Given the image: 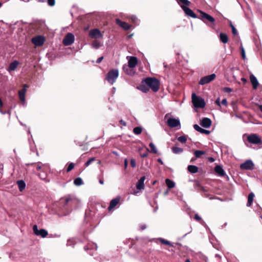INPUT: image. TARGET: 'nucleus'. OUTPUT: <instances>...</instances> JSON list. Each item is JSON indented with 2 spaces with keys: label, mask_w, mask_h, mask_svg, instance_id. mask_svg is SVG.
Instances as JSON below:
<instances>
[{
  "label": "nucleus",
  "mask_w": 262,
  "mask_h": 262,
  "mask_svg": "<svg viewBox=\"0 0 262 262\" xmlns=\"http://www.w3.org/2000/svg\"><path fill=\"white\" fill-rule=\"evenodd\" d=\"M62 199L64 200V207H70L71 209L77 207L79 203L76 197L71 195L66 196Z\"/></svg>",
  "instance_id": "1"
},
{
  "label": "nucleus",
  "mask_w": 262,
  "mask_h": 262,
  "mask_svg": "<svg viewBox=\"0 0 262 262\" xmlns=\"http://www.w3.org/2000/svg\"><path fill=\"white\" fill-rule=\"evenodd\" d=\"M143 82L155 92L159 89V81L155 78H146L143 80Z\"/></svg>",
  "instance_id": "2"
},
{
  "label": "nucleus",
  "mask_w": 262,
  "mask_h": 262,
  "mask_svg": "<svg viewBox=\"0 0 262 262\" xmlns=\"http://www.w3.org/2000/svg\"><path fill=\"white\" fill-rule=\"evenodd\" d=\"M192 102L195 108H204L205 106L206 103L204 100L198 96L195 93H193L191 96Z\"/></svg>",
  "instance_id": "3"
},
{
  "label": "nucleus",
  "mask_w": 262,
  "mask_h": 262,
  "mask_svg": "<svg viewBox=\"0 0 262 262\" xmlns=\"http://www.w3.org/2000/svg\"><path fill=\"white\" fill-rule=\"evenodd\" d=\"M118 76V70L117 69H112L108 72L106 79L110 83L113 84L115 82Z\"/></svg>",
  "instance_id": "4"
},
{
  "label": "nucleus",
  "mask_w": 262,
  "mask_h": 262,
  "mask_svg": "<svg viewBox=\"0 0 262 262\" xmlns=\"http://www.w3.org/2000/svg\"><path fill=\"white\" fill-rule=\"evenodd\" d=\"M33 230L34 233L37 236H40L42 238L46 237L48 234V231L44 229H40L39 230L38 229L37 226L36 225H34L33 227Z\"/></svg>",
  "instance_id": "5"
},
{
  "label": "nucleus",
  "mask_w": 262,
  "mask_h": 262,
  "mask_svg": "<svg viewBox=\"0 0 262 262\" xmlns=\"http://www.w3.org/2000/svg\"><path fill=\"white\" fill-rule=\"evenodd\" d=\"M74 35L71 33H68L63 39V43L65 46H70L74 42Z\"/></svg>",
  "instance_id": "6"
},
{
  "label": "nucleus",
  "mask_w": 262,
  "mask_h": 262,
  "mask_svg": "<svg viewBox=\"0 0 262 262\" xmlns=\"http://www.w3.org/2000/svg\"><path fill=\"white\" fill-rule=\"evenodd\" d=\"M215 77L216 75L215 74H212L210 75L204 76L200 79L199 84L201 85H204L205 84L208 83L211 81L213 80Z\"/></svg>",
  "instance_id": "7"
},
{
  "label": "nucleus",
  "mask_w": 262,
  "mask_h": 262,
  "mask_svg": "<svg viewBox=\"0 0 262 262\" xmlns=\"http://www.w3.org/2000/svg\"><path fill=\"white\" fill-rule=\"evenodd\" d=\"M200 13L202 19L205 23H207V21H209L212 24L214 23L215 19L212 16L202 11H200Z\"/></svg>",
  "instance_id": "8"
},
{
  "label": "nucleus",
  "mask_w": 262,
  "mask_h": 262,
  "mask_svg": "<svg viewBox=\"0 0 262 262\" xmlns=\"http://www.w3.org/2000/svg\"><path fill=\"white\" fill-rule=\"evenodd\" d=\"M247 140L249 142L254 144H258L261 142L260 138L256 134L249 135L247 138Z\"/></svg>",
  "instance_id": "9"
},
{
  "label": "nucleus",
  "mask_w": 262,
  "mask_h": 262,
  "mask_svg": "<svg viewBox=\"0 0 262 262\" xmlns=\"http://www.w3.org/2000/svg\"><path fill=\"white\" fill-rule=\"evenodd\" d=\"M167 124L170 127H180V122L179 119L170 118L167 119Z\"/></svg>",
  "instance_id": "10"
},
{
  "label": "nucleus",
  "mask_w": 262,
  "mask_h": 262,
  "mask_svg": "<svg viewBox=\"0 0 262 262\" xmlns=\"http://www.w3.org/2000/svg\"><path fill=\"white\" fill-rule=\"evenodd\" d=\"M181 7L182 10L184 11L185 14L188 16L191 17L193 18H197L196 15L194 13V12L189 8L184 6L181 5Z\"/></svg>",
  "instance_id": "11"
},
{
  "label": "nucleus",
  "mask_w": 262,
  "mask_h": 262,
  "mask_svg": "<svg viewBox=\"0 0 262 262\" xmlns=\"http://www.w3.org/2000/svg\"><path fill=\"white\" fill-rule=\"evenodd\" d=\"M89 36L92 38H98L102 37V34L99 29H94L90 31Z\"/></svg>",
  "instance_id": "12"
},
{
  "label": "nucleus",
  "mask_w": 262,
  "mask_h": 262,
  "mask_svg": "<svg viewBox=\"0 0 262 262\" xmlns=\"http://www.w3.org/2000/svg\"><path fill=\"white\" fill-rule=\"evenodd\" d=\"M126 58L128 60V64L127 66L131 68H135L138 63L137 58L135 56H127Z\"/></svg>",
  "instance_id": "13"
},
{
  "label": "nucleus",
  "mask_w": 262,
  "mask_h": 262,
  "mask_svg": "<svg viewBox=\"0 0 262 262\" xmlns=\"http://www.w3.org/2000/svg\"><path fill=\"white\" fill-rule=\"evenodd\" d=\"M254 166V164L250 160H247L244 163L240 165V167L242 169L251 170L252 169Z\"/></svg>",
  "instance_id": "14"
},
{
  "label": "nucleus",
  "mask_w": 262,
  "mask_h": 262,
  "mask_svg": "<svg viewBox=\"0 0 262 262\" xmlns=\"http://www.w3.org/2000/svg\"><path fill=\"white\" fill-rule=\"evenodd\" d=\"M28 88V86L26 84H25L23 85V88L18 92L19 98L24 104L25 103V94Z\"/></svg>",
  "instance_id": "15"
},
{
  "label": "nucleus",
  "mask_w": 262,
  "mask_h": 262,
  "mask_svg": "<svg viewBox=\"0 0 262 262\" xmlns=\"http://www.w3.org/2000/svg\"><path fill=\"white\" fill-rule=\"evenodd\" d=\"M32 43L36 46H40L42 45L45 42V39L41 36H38L32 38Z\"/></svg>",
  "instance_id": "16"
},
{
  "label": "nucleus",
  "mask_w": 262,
  "mask_h": 262,
  "mask_svg": "<svg viewBox=\"0 0 262 262\" xmlns=\"http://www.w3.org/2000/svg\"><path fill=\"white\" fill-rule=\"evenodd\" d=\"M211 120L208 118H203L200 123V124L203 127L208 128L210 127L211 125Z\"/></svg>",
  "instance_id": "17"
},
{
  "label": "nucleus",
  "mask_w": 262,
  "mask_h": 262,
  "mask_svg": "<svg viewBox=\"0 0 262 262\" xmlns=\"http://www.w3.org/2000/svg\"><path fill=\"white\" fill-rule=\"evenodd\" d=\"M146 178L145 176L142 177L136 183V188L138 190H141L144 188V181Z\"/></svg>",
  "instance_id": "18"
},
{
  "label": "nucleus",
  "mask_w": 262,
  "mask_h": 262,
  "mask_svg": "<svg viewBox=\"0 0 262 262\" xmlns=\"http://www.w3.org/2000/svg\"><path fill=\"white\" fill-rule=\"evenodd\" d=\"M19 62L17 60H14V61L10 63L9 67L8 68V71L11 72L16 70L19 64Z\"/></svg>",
  "instance_id": "19"
},
{
  "label": "nucleus",
  "mask_w": 262,
  "mask_h": 262,
  "mask_svg": "<svg viewBox=\"0 0 262 262\" xmlns=\"http://www.w3.org/2000/svg\"><path fill=\"white\" fill-rule=\"evenodd\" d=\"M116 23L119 25L121 28L125 30H127L130 28V25L125 22L120 20L119 19H116Z\"/></svg>",
  "instance_id": "20"
},
{
  "label": "nucleus",
  "mask_w": 262,
  "mask_h": 262,
  "mask_svg": "<svg viewBox=\"0 0 262 262\" xmlns=\"http://www.w3.org/2000/svg\"><path fill=\"white\" fill-rule=\"evenodd\" d=\"M250 79L251 82L253 85V88L254 89H256L259 84L258 81L256 78V77L253 75V74L250 76Z\"/></svg>",
  "instance_id": "21"
},
{
  "label": "nucleus",
  "mask_w": 262,
  "mask_h": 262,
  "mask_svg": "<svg viewBox=\"0 0 262 262\" xmlns=\"http://www.w3.org/2000/svg\"><path fill=\"white\" fill-rule=\"evenodd\" d=\"M134 68H131L129 66L125 64L123 67V70L124 72L128 75H133L135 74V71L133 70Z\"/></svg>",
  "instance_id": "22"
},
{
  "label": "nucleus",
  "mask_w": 262,
  "mask_h": 262,
  "mask_svg": "<svg viewBox=\"0 0 262 262\" xmlns=\"http://www.w3.org/2000/svg\"><path fill=\"white\" fill-rule=\"evenodd\" d=\"M120 200L119 197L116 198L110 202V206H108V209L109 210H112L113 208H114L119 203Z\"/></svg>",
  "instance_id": "23"
},
{
  "label": "nucleus",
  "mask_w": 262,
  "mask_h": 262,
  "mask_svg": "<svg viewBox=\"0 0 262 262\" xmlns=\"http://www.w3.org/2000/svg\"><path fill=\"white\" fill-rule=\"evenodd\" d=\"M18 185V189L20 192H22L26 188V185L24 181L18 180L16 182Z\"/></svg>",
  "instance_id": "24"
},
{
  "label": "nucleus",
  "mask_w": 262,
  "mask_h": 262,
  "mask_svg": "<svg viewBox=\"0 0 262 262\" xmlns=\"http://www.w3.org/2000/svg\"><path fill=\"white\" fill-rule=\"evenodd\" d=\"M214 170L215 172L220 176H224L225 174L224 169L221 166L219 165H217L215 167Z\"/></svg>",
  "instance_id": "25"
},
{
  "label": "nucleus",
  "mask_w": 262,
  "mask_h": 262,
  "mask_svg": "<svg viewBox=\"0 0 262 262\" xmlns=\"http://www.w3.org/2000/svg\"><path fill=\"white\" fill-rule=\"evenodd\" d=\"M254 198V194L253 192H250L248 196V202L247 203V206L250 207L252 204L253 199Z\"/></svg>",
  "instance_id": "26"
},
{
  "label": "nucleus",
  "mask_w": 262,
  "mask_h": 262,
  "mask_svg": "<svg viewBox=\"0 0 262 262\" xmlns=\"http://www.w3.org/2000/svg\"><path fill=\"white\" fill-rule=\"evenodd\" d=\"M187 170L191 173H195L198 171V167L195 165H190L188 166Z\"/></svg>",
  "instance_id": "27"
},
{
  "label": "nucleus",
  "mask_w": 262,
  "mask_h": 262,
  "mask_svg": "<svg viewBox=\"0 0 262 262\" xmlns=\"http://www.w3.org/2000/svg\"><path fill=\"white\" fill-rule=\"evenodd\" d=\"M220 40L223 43H226L228 41V37L227 35L223 33H221L220 34Z\"/></svg>",
  "instance_id": "28"
},
{
  "label": "nucleus",
  "mask_w": 262,
  "mask_h": 262,
  "mask_svg": "<svg viewBox=\"0 0 262 262\" xmlns=\"http://www.w3.org/2000/svg\"><path fill=\"white\" fill-rule=\"evenodd\" d=\"M139 89L143 93H147L148 92L149 88L143 81L142 84L140 86Z\"/></svg>",
  "instance_id": "29"
},
{
  "label": "nucleus",
  "mask_w": 262,
  "mask_h": 262,
  "mask_svg": "<svg viewBox=\"0 0 262 262\" xmlns=\"http://www.w3.org/2000/svg\"><path fill=\"white\" fill-rule=\"evenodd\" d=\"M165 183H166V185L169 189L172 188L174 187V186H175L174 182L173 181H172L169 179H166Z\"/></svg>",
  "instance_id": "30"
},
{
  "label": "nucleus",
  "mask_w": 262,
  "mask_h": 262,
  "mask_svg": "<svg viewBox=\"0 0 262 262\" xmlns=\"http://www.w3.org/2000/svg\"><path fill=\"white\" fill-rule=\"evenodd\" d=\"M172 152L175 154H179L183 151V149L177 146H174L171 148Z\"/></svg>",
  "instance_id": "31"
},
{
  "label": "nucleus",
  "mask_w": 262,
  "mask_h": 262,
  "mask_svg": "<svg viewBox=\"0 0 262 262\" xmlns=\"http://www.w3.org/2000/svg\"><path fill=\"white\" fill-rule=\"evenodd\" d=\"M157 240L159 241L162 244L172 247L173 245L169 241L166 240L163 238H158Z\"/></svg>",
  "instance_id": "32"
},
{
  "label": "nucleus",
  "mask_w": 262,
  "mask_h": 262,
  "mask_svg": "<svg viewBox=\"0 0 262 262\" xmlns=\"http://www.w3.org/2000/svg\"><path fill=\"white\" fill-rule=\"evenodd\" d=\"M149 146L150 148V152L154 153V154L157 153V152H158L157 149L153 143L151 142L149 144Z\"/></svg>",
  "instance_id": "33"
},
{
  "label": "nucleus",
  "mask_w": 262,
  "mask_h": 262,
  "mask_svg": "<svg viewBox=\"0 0 262 262\" xmlns=\"http://www.w3.org/2000/svg\"><path fill=\"white\" fill-rule=\"evenodd\" d=\"M92 46L93 48L97 49L101 46V44L98 40H94L92 44Z\"/></svg>",
  "instance_id": "34"
},
{
  "label": "nucleus",
  "mask_w": 262,
  "mask_h": 262,
  "mask_svg": "<svg viewBox=\"0 0 262 262\" xmlns=\"http://www.w3.org/2000/svg\"><path fill=\"white\" fill-rule=\"evenodd\" d=\"M205 151L203 150H195L194 152V155L196 158H200L202 155L205 154Z\"/></svg>",
  "instance_id": "35"
},
{
  "label": "nucleus",
  "mask_w": 262,
  "mask_h": 262,
  "mask_svg": "<svg viewBox=\"0 0 262 262\" xmlns=\"http://www.w3.org/2000/svg\"><path fill=\"white\" fill-rule=\"evenodd\" d=\"M74 183L76 186H80L83 184V181L81 178H77L74 180Z\"/></svg>",
  "instance_id": "36"
},
{
  "label": "nucleus",
  "mask_w": 262,
  "mask_h": 262,
  "mask_svg": "<svg viewBox=\"0 0 262 262\" xmlns=\"http://www.w3.org/2000/svg\"><path fill=\"white\" fill-rule=\"evenodd\" d=\"M142 129L141 127H136L133 129V133L136 135H139L142 133Z\"/></svg>",
  "instance_id": "37"
},
{
  "label": "nucleus",
  "mask_w": 262,
  "mask_h": 262,
  "mask_svg": "<svg viewBox=\"0 0 262 262\" xmlns=\"http://www.w3.org/2000/svg\"><path fill=\"white\" fill-rule=\"evenodd\" d=\"M178 140L182 143H185L187 141V137L186 136H182L178 137Z\"/></svg>",
  "instance_id": "38"
},
{
  "label": "nucleus",
  "mask_w": 262,
  "mask_h": 262,
  "mask_svg": "<svg viewBox=\"0 0 262 262\" xmlns=\"http://www.w3.org/2000/svg\"><path fill=\"white\" fill-rule=\"evenodd\" d=\"M179 3H182L183 4V5H185L186 6H189L191 4L190 2L188 0H178Z\"/></svg>",
  "instance_id": "39"
},
{
  "label": "nucleus",
  "mask_w": 262,
  "mask_h": 262,
  "mask_svg": "<svg viewBox=\"0 0 262 262\" xmlns=\"http://www.w3.org/2000/svg\"><path fill=\"white\" fill-rule=\"evenodd\" d=\"M193 128H194V129L195 130H196V131H198V132H200V133H201V132H202V130H203V128H201V127L199 125H198V124H194V125H193Z\"/></svg>",
  "instance_id": "40"
},
{
  "label": "nucleus",
  "mask_w": 262,
  "mask_h": 262,
  "mask_svg": "<svg viewBox=\"0 0 262 262\" xmlns=\"http://www.w3.org/2000/svg\"><path fill=\"white\" fill-rule=\"evenodd\" d=\"M95 160V158H90L85 163V166L88 167L89 166L92 162H94Z\"/></svg>",
  "instance_id": "41"
},
{
  "label": "nucleus",
  "mask_w": 262,
  "mask_h": 262,
  "mask_svg": "<svg viewBox=\"0 0 262 262\" xmlns=\"http://www.w3.org/2000/svg\"><path fill=\"white\" fill-rule=\"evenodd\" d=\"M194 219L196 221L200 222L201 224H203L204 223V222L202 220L201 217L198 214H195Z\"/></svg>",
  "instance_id": "42"
},
{
  "label": "nucleus",
  "mask_w": 262,
  "mask_h": 262,
  "mask_svg": "<svg viewBox=\"0 0 262 262\" xmlns=\"http://www.w3.org/2000/svg\"><path fill=\"white\" fill-rule=\"evenodd\" d=\"M74 164L73 163H71L69 165V166H68V168L67 169V172L70 171L71 170H72L74 168Z\"/></svg>",
  "instance_id": "43"
},
{
  "label": "nucleus",
  "mask_w": 262,
  "mask_h": 262,
  "mask_svg": "<svg viewBox=\"0 0 262 262\" xmlns=\"http://www.w3.org/2000/svg\"><path fill=\"white\" fill-rule=\"evenodd\" d=\"M241 54H242V58H243L244 60H245L246 59V54H245V51L244 48H243V46H241Z\"/></svg>",
  "instance_id": "44"
},
{
  "label": "nucleus",
  "mask_w": 262,
  "mask_h": 262,
  "mask_svg": "<svg viewBox=\"0 0 262 262\" xmlns=\"http://www.w3.org/2000/svg\"><path fill=\"white\" fill-rule=\"evenodd\" d=\"M42 166H47V165H46V164L41 165L40 163H38L37 164L36 169L37 170H39L42 168Z\"/></svg>",
  "instance_id": "45"
},
{
  "label": "nucleus",
  "mask_w": 262,
  "mask_h": 262,
  "mask_svg": "<svg viewBox=\"0 0 262 262\" xmlns=\"http://www.w3.org/2000/svg\"><path fill=\"white\" fill-rule=\"evenodd\" d=\"M55 2V0H48V4L50 6H54Z\"/></svg>",
  "instance_id": "46"
},
{
  "label": "nucleus",
  "mask_w": 262,
  "mask_h": 262,
  "mask_svg": "<svg viewBox=\"0 0 262 262\" xmlns=\"http://www.w3.org/2000/svg\"><path fill=\"white\" fill-rule=\"evenodd\" d=\"M130 165L132 167H135L136 166V160L135 159H131L130 160Z\"/></svg>",
  "instance_id": "47"
},
{
  "label": "nucleus",
  "mask_w": 262,
  "mask_h": 262,
  "mask_svg": "<svg viewBox=\"0 0 262 262\" xmlns=\"http://www.w3.org/2000/svg\"><path fill=\"white\" fill-rule=\"evenodd\" d=\"M224 90L225 92L228 93H231L232 91V89L228 87L225 88Z\"/></svg>",
  "instance_id": "48"
},
{
  "label": "nucleus",
  "mask_w": 262,
  "mask_h": 262,
  "mask_svg": "<svg viewBox=\"0 0 262 262\" xmlns=\"http://www.w3.org/2000/svg\"><path fill=\"white\" fill-rule=\"evenodd\" d=\"M201 133L202 134H205L206 135H209L210 133V132L209 130H206V129H203Z\"/></svg>",
  "instance_id": "49"
},
{
  "label": "nucleus",
  "mask_w": 262,
  "mask_h": 262,
  "mask_svg": "<svg viewBox=\"0 0 262 262\" xmlns=\"http://www.w3.org/2000/svg\"><path fill=\"white\" fill-rule=\"evenodd\" d=\"M232 32L233 35H235L237 34V31L235 27H232Z\"/></svg>",
  "instance_id": "50"
},
{
  "label": "nucleus",
  "mask_w": 262,
  "mask_h": 262,
  "mask_svg": "<svg viewBox=\"0 0 262 262\" xmlns=\"http://www.w3.org/2000/svg\"><path fill=\"white\" fill-rule=\"evenodd\" d=\"M221 103L224 105L226 106L227 105V101L226 99H224L222 100Z\"/></svg>",
  "instance_id": "51"
},
{
  "label": "nucleus",
  "mask_w": 262,
  "mask_h": 262,
  "mask_svg": "<svg viewBox=\"0 0 262 262\" xmlns=\"http://www.w3.org/2000/svg\"><path fill=\"white\" fill-rule=\"evenodd\" d=\"M103 56H101V57H100L99 58H98L97 60V63H100L102 60H103Z\"/></svg>",
  "instance_id": "52"
},
{
  "label": "nucleus",
  "mask_w": 262,
  "mask_h": 262,
  "mask_svg": "<svg viewBox=\"0 0 262 262\" xmlns=\"http://www.w3.org/2000/svg\"><path fill=\"white\" fill-rule=\"evenodd\" d=\"M119 122L120 124H122L123 126H126V124L125 123V122L122 120H121L119 121Z\"/></svg>",
  "instance_id": "53"
},
{
  "label": "nucleus",
  "mask_w": 262,
  "mask_h": 262,
  "mask_svg": "<svg viewBox=\"0 0 262 262\" xmlns=\"http://www.w3.org/2000/svg\"><path fill=\"white\" fill-rule=\"evenodd\" d=\"M131 19L134 22H136V21L138 19L135 16H132Z\"/></svg>",
  "instance_id": "54"
},
{
  "label": "nucleus",
  "mask_w": 262,
  "mask_h": 262,
  "mask_svg": "<svg viewBox=\"0 0 262 262\" xmlns=\"http://www.w3.org/2000/svg\"><path fill=\"white\" fill-rule=\"evenodd\" d=\"M147 156H148V154L147 152H146V153H144V154H142L141 155V157L142 158H145V157H147Z\"/></svg>",
  "instance_id": "55"
},
{
  "label": "nucleus",
  "mask_w": 262,
  "mask_h": 262,
  "mask_svg": "<svg viewBox=\"0 0 262 262\" xmlns=\"http://www.w3.org/2000/svg\"><path fill=\"white\" fill-rule=\"evenodd\" d=\"M216 104L219 105V106H220V104H221V103L220 102V98H217V100H216V102H215Z\"/></svg>",
  "instance_id": "56"
},
{
  "label": "nucleus",
  "mask_w": 262,
  "mask_h": 262,
  "mask_svg": "<svg viewBox=\"0 0 262 262\" xmlns=\"http://www.w3.org/2000/svg\"><path fill=\"white\" fill-rule=\"evenodd\" d=\"M140 228H141V229L143 230L145 229L146 228V227L145 225H143L140 227Z\"/></svg>",
  "instance_id": "57"
},
{
  "label": "nucleus",
  "mask_w": 262,
  "mask_h": 262,
  "mask_svg": "<svg viewBox=\"0 0 262 262\" xmlns=\"http://www.w3.org/2000/svg\"><path fill=\"white\" fill-rule=\"evenodd\" d=\"M157 161L160 163L161 164L163 165V162L162 161V160L161 159H158L157 160Z\"/></svg>",
  "instance_id": "58"
},
{
  "label": "nucleus",
  "mask_w": 262,
  "mask_h": 262,
  "mask_svg": "<svg viewBox=\"0 0 262 262\" xmlns=\"http://www.w3.org/2000/svg\"><path fill=\"white\" fill-rule=\"evenodd\" d=\"M124 166H125V168L127 167V161L126 159H125V161H124Z\"/></svg>",
  "instance_id": "59"
},
{
  "label": "nucleus",
  "mask_w": 262,
  "mask_h": 262,
  "mask_svg": "<svg viewBox=\"0 0 262 262\" xmlns=\"http://www.w3.org/2000/svg\"><path fill=\"white\" fill-rule=\"evenodd\" d=\"M39 176L40 177L41 179H45L46 178V174H45L44 176H42V177L41 176L40 174H39Z\"/></svg>",
  "instance_id": "60"
},
{
  "label": "nucleus",
  "mask_w": 262,
  "mask_h": 262,
  "mask_svg": "<svg viewBox=\"0 0 262 262\" xmlns=\"http://www.w3.org/2000/svg\"><path fill=\"white\" fill-rule=\"evenodd\" d=\"M3 169V165L0 163V172Z\"/></svg>",
  "instance_id": "61"
},
{
  "label": "nucleus",
  "mask_w": 262,
  "mask_h": 262,
  "mask_svg": "<svg viewBox=\"0 0 262 262\" xmlns=\"http://www.w3.org/2000/svg\"><path fill=\"white\" fill-rule=\"evenodd\" d=\"M241 80L243 81L244 83L247 82V79L245 78H242Z\"/></svg>",
  "instance_id": "62"
},
{
  "label": "nucleus",
  "mask_w": 262,
  "mask_h": 262,
  "mask_svg": "<svg viewBox=\"0 0 262 262\" xmlns=\"http://www.w3.org/2000/svg\"><path fill=\"white\" fill-rule=\"evenodd\" d=\"M99 183H100L101 184H102V185L104 184V181H103V180H101H101H99Z\"/></svg>",
  "instance_id": "63"
},
{
  "label": "nucleus",
  "mask_w": 262,
  "mask_h": 262,
  "mask_svg": "<svg viewBox=\"0 0 262 262\" xmlns=\"http://www.w3.org/2000/svg\"><path fill=\"white\" fill-rule=\"evenodd\" d=\"M258 108L262 112V105H259L258 106Z\"/></svg>",
  "instance_id": "64"
}]
</instances>
